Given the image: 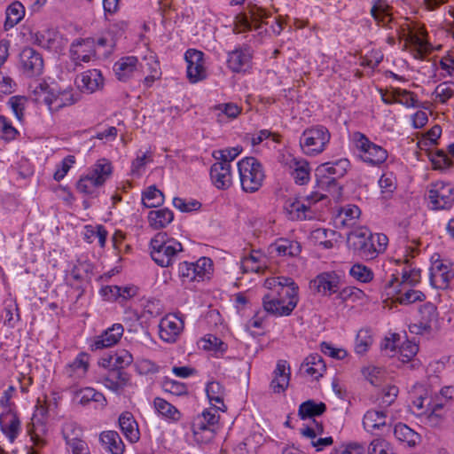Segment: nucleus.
Returning a JSON list of instances; mask_svg holds the SVG:
<instances>
[{
    "label": "nucleus",
    "instance_id": "f257e3e1",
    "mask_svg": "<svg viewBox=\"0 0 454 454\" xmlns=\"http://www.w3.org/2000/svg\"><path fill=\"white\" fill-rule=\"evenodd\" d=\"M150 249L153 262L163 268L172 266L178 254L184 251L183 245L165 231L154 235L150 241Z\"/></svg>",
    "mask_w": 454,
    "mask_h": 454
},
{
    "label": "nucleus",
    "instance_id": "f03ea898",
    "mask_svg": "<svg viewBox=\"0 0 454 454\" xmlns=\"http://www.w3.org/2000/svg\"><path fill=\"white\" fill-rule=\"evenodd\" d=\"M298 290L294 287H279L268 291L262 297L264 309L274 316H289L298 303Z\"/></svg>",
    "mask_w": 454,
    "mask_h": 454
},
{
    "label": "nucleus",
    "instance_id": "7ed1b4c3",
    "mask_svg": "<svg viewBox=\"0 0 454 454\" xmlns=\"http://www.w3.org/2000/svg\"><path fill=\"white\" fill-rule=\"evenodd\" d=\"M242 189L254 192L262 186L265 177L262 164L254 157H246L238 162Z\"/></svg>",
    "mask_w": 454,
    "mask_h": 454
},
{
    "label": "nucleus",
    "instance_id": "20e7f679",
    "mask_svg": "<svg viewBox=\"0 0 454 454\" xmlns=\"http://www.w3.org/2000/svg\"><path fill=\"white\" fill-rule=\"evenodd\" d=\"M331 137L330 132L324 126H315L303 131L300 140L306 154L314 155L322 153Z\"/></svg>",
    "mask_w": 454,
    "mask_h": 454
},
{
    "label": "nucleus",
    "instance_id": "39448f33",
    "mask_svg": "<svg viewBox=\"0 0 454 454\" xmlns=\"http://www.w3.org/2000/svg\"><path fill=\"white\" fill-rule=\"evenodd\" d=\"M354 140L357 149L361 151V159L372 166L383 163L387 158V151L374 143L371 142L364 134L356 132L354 134Z\"/></svg>",
    "mask_w": 454,
    "mask_h": 454
},
{
    "label": "nucleus",
    "instance_id": "423d86ee",
    "mask_svg": "<svg viewBox=\"0 0 454 454\" xmlns=\"http://www.w3.org/2000/svg\"><path fill=\"white\" fill-rule=\"evenodd\" d=\"M348 245L361 258L372 260L377 257L375 247L371 241V232L366 229L350 232L348 236Z\"/></svg>",
    "mask_w": 454,
    "mask_h": 454
},
{
    "label": "nucleus",
    "instance_id": "0eeeda50",
    "mask_svg": "<svg viewBox=\"0 0 454 454\" xmlns=\"http://www.w3.org/2000/svg\"><path fill=\"white\" fill-rule=\"evenodd\" d=\"M43 59L40 52L32 47H25L20 53L19 67L24 75L35 77L43 74Z\"/></svg>",
    "mask_w": 454,
    "mask_h": 454
},
{
    "label": "nucleus",
    "instance_id": "6e6552de",
    "mask_svg": "<svg viewBox=\"0 0 454 454\" xmlns=\"http://www.w3.org/2000/svg\"><path fill=\"white\" fill-rule=\"evenodd\" d=\"M203 57V52L195 49H189L185 52L184 59L187 62V78L192 83L202 81L207 77Z\"/></svg>",
    "mask_w": 454,
    "mask_h": 454
},
{
    "label": "nucleus",
    "instance_id": "1a4fd4ad",
    "mask_svg": "<svg viewBox=\"0 0 454 454\" xmlns=\"http://www.w3.org/2000/svg\"><path fill=\"white\" fill-rule=\"evenodd\" d=\"M184 323L175 314H168L161 318L159 325V334L162 340L173 343L182 333Z\"/></svg>",
    "mask_w": 454,
    "mask_h": 454
},
{
    "label": "nucleus",
    "instance_id": "9d476101",
    "mask_svg": "<svg viewBox=\"0 0 454 454\" xmlns=\"http://www.w3.org/2000/svg\"><path fill=\"white\" fill-rule=\"evenodd\" d=\"M309 288L323 295H331L338 293L340 278L334 272H323L309 282Z\"/></svg>",
    "mask_w": 454,
    "mask_h": 454
},
{
    "label": "nucleus",
    "instance_id": "9b49d317",
    "mask_svg": "<svg viewBox=\"0 0 454 454\" xmlns=\"http://www.w3.org/2000/svg\"><path fill=\"white\" fill-rule=\"evenodd\" d=\"M453 188L450 184L435 185L429 191L428 198L433 205L434 209H448L453 202L454 197L452 195Z\"/></svg>",
    "mask_w": 454,
    "mask_h": 454
},
{
    "label": "nucleus",
    "instance_id": "f8f14e48",
    "mask_svg": "<svg viewBox=\"0 0 454 454\" xmlns=\"http://www.w3.org/2000/svg\"><path fill=\"white\" fill-rule=\"evenodd\" d=\"M130 375L122 369L110 368L102 383L111 391L120 394L129 384Z\"/></svg>",
    "mask_w": 454,
    "mask_h": 454
},
{
    "label": "nucleus",
    "instance_id": "ddd939ff",
    "mask_svg": "<svg viewBox=\"0 0 454 454\" xmlns=\"http://www.w3.org/2000/svg\"><path fill=\"white\" fill-rule=\"evenodd\" d=\"M210 178L216 188L222 190L229 188L232 184L231 165L216 161L210 168Z\"/></svg>",
    "mask_w": 454,
    "mask_h": 454
},
{
    "label": "nucleus",
    "instance_id": "4468645a",
    "mask_svg": "<svg viewBox=\"0 0 454 454\" xmlns=\"http://www.w3.org/2000/svg\"><path fill=\"white\" fill-rule=\"evenodd\" d=\"M123 331V326L121 324H114L95 338L91 344V350L103 349L115 345L122 336Z\"/></svg>",
    "mask_w": 454,
    "mask_h": 454
},
{
    "label": "nucleus",
    "instance_id": "2eb2a0df",
    "mask_svg": "<svg viewBox=\"0 0 454 454\" xmlns=\"http://www.w3.org/2000/svg\"><path fill=\"white\" fill-rule=\"evenodd\" d=\"M77 101L73 90H64L57 94L51 92L44 96L43 102L48 106L51 111H58L59 109L71 106Z\"/></svg>",
    "mask_w": 454,
    "mask_h": 454
},
{
    "label": "nucleus",
    "instance_id": "dca6fc26",
    "mask_svg": "<svg viewBox=\"0 0 454 454\" xmlns=\"http://www.w3.org/2000/svg\"><path fill=\"white\" fill-rule=\"evenodd\" d=\"M0 429L13 442L20 432V420L12 410L0 415Z\"/></svg>",
    "mask_w": 454,
    "mask_h": 454
},
{
    "label": "nucleus",
    "instance_id": "f3484780",
    "mask_svg": "<svg viewBox=\"0 0 454 454\" xmlns=\"http://www.w3.org/2000/svg\"><path fill=\"white\" fill-rule=\"evenodd\" d=\"M290 367L286 360H278L276 369L273 372V379L270 382V387L274 393L284 392L290 380Z\"/></svg>",
    "mask_w": 454,
    "mask_h": 454
},
{
    "label": "nucleus",
    "instance_id": "a211bd4d",
    "mask_svg": "<svg viewBox=\"0 0 454 454\" xmlns=\"http://www.w3.org/2000/svg\"><path fill=\"white\" fill-rule=\"evenodd\" d=\"M349 167V161L347 159H340L334 162H326L319 165L316 169V177H325V176H333L339 179L345 176Z\"/></svg>",
    "mask_w": 454,
    "mask_h": 454
},
{
    "label": "nucleus",
    "instance_id": "6ab92c4d",
    "mask_svg": "<svg viewBox=\"0 0 454 454\" xmlns=\"http://www.w3.org/2000/svg\"><path fill=\"white\" fill-rule=\"evenodd\" d=\"M453 278L454 272L441 262H436L431 268L430 283L435 288H448L450 281Z\"/></svg>",
    "mask_w": 454,
    "mask_h": 454
},
{
    "label": "nucleus",
    "instance_id": "aec40b11",
    "mask_svg": "<svg viewBox=\"0 0 454 454\" xmlns=\"http://www.w3.org/2000/svg\"><path fill=\"white\" fill-rule=\"evenodd\" d=\"M90 39H77L70 46V57L76 64L89 62L91 59L93 51L90 49Z\"/></svg>",
    "mask_w": 454,
    "mask_h": 454
},
{
    "label": "nucleus",
    "instance_id": "412c9836",
    "mask_svg": "<svg viewBox=\"0 0 454 454\" xmlns=\"http://www.w3.org/2000/svg\"><path fill=\"white\" fill-rule=\"evenodd\" d=\"M138 59L135 56L121 58L114 66V71L119 81L126 82L137 70Z\"/></svg>",
    "mask_w": 454,
    "mask_h": 454
},
{
    "label": "nucleus",
    "instance_id": "4be33fe9",
    "mask_svg": "<svg viewBox=\"0 0 454 454\" xmlns=\"http://www.w3.org/2000/svg\"><path fill=\"white\" fill-rule=\"evenodd\" d=\"M77 84L82 91L92 93L102 86L103 77L100 71L97 69L88 70L81 74Z\"/></svg>",
    "mask_w": 454,
    "mask_h": 454
},
{
    "label": "nucleus",
    "instance_id": "5701e85b",
    "mask_svg": "<svg viewBox=\"0 0 454 454\" xmlns=\"http://www.w3.org/2000/svg\"><path fill=\"white\" fill-rule=\"evenodd\" d=\"M133 362L132 355L126 349H120L102 358V365L124 370Z\"/></svg>",
    "mask_w": 454,
    "mask_h": 454
},
{
    "label": "nucleus",
    "instance_id": "b1692460",
    "mask_svg": "<svg viewBox=\"0 0 454 454\" xmlns=\"http://www.w3.org/2000/svg\"><path fill=\"white\" fill-rule=\"evenodd\" d=\"M251 58L249 50H235L229 53L227 64L233 72L239 73L249 67Z\"/></svg>",
    "mask_w": 454,
    "mask_h": 454
},
{
    "label": "nucleus",
    "instance_id": "393cba45",
    "mask_svg": "<svg viewBox=\"0 0 454 454\" xmlns=\"http://www.w3.org/2000/svg\"><path fill=\"white\" fill-rule=\"evenodd\" d=\"M192 431L193 434L194 441L197 444L208 445L211 444L215 437L217 429L206 427L200 420H193L192 424Z\"/></svg>",
    "mask_w": 454,
    "mask_h": 454
},
{
    "label": "nucleus",
    "instance_id": "a878e982",
    "mask_svg": "<svg viewBox=\"0 0 454 454\" xmlns=\"http://www.w3.org/2000/svg\"><path fill=\"white\" fill-rule=\"evenodd\" d=\"M393 433L399 442H404L411 448L417 446L421 442L420 434L403 423L396 424Z\"/></svg>",
    "mask_w": 454,
    "mask_h": 454
},
{
    "label": "nucleus",
    "instance_id": "bb28decb",
    "mask_svg": "<svg viewBox=\"0 0 454 454\" xmlns=\"http://www.w3.org/2000/svg\"><path fill=\"white\" fill-rule=\"evenodd\" d=\"M119 426L125 437L131 442H136L139 439L137 424L133 415L125 411L119 417Z\"/></svg>",
    "mask_w": 454,
    "mask_h": 454
},
{
    "label": "nucleus",
    "instance_id": "cd10ccee",
    "mask_svg": "<svg viewBox=\"0 0 454 454\" xmlns=\"http://www.w3.org/2000/svg\"><path fill=\"white\" fill-rule=\"evenodd\" d=\"M270 253L278 256H296L301 253V246L296 241L279 239L269 247Z\"/></svg>",
    "mask_w": 454,
    "mask_h": 454
},
{
    "label": "nucleus",
    "instance_id": "c85d7f7f",
    "mask_svg": "<svg viewBox=\"0 0 454 454\" xmlns=\"http://www.w3.org/2000/svg\"><path fill=\"white\" fill-rule=\"evenodd\" d=\"M284 209L292 221L307 219L306 213L309 211V205H306L300 199H289L286 201Z\"/></svg>",
    "mask_w": 454,
    "mask_h": 454
},
{
    "label": "nucleus",
    "instance_id": "c756f323",
    "mask_svg": "<svg viewBox=\"0 0 454 454\" xmlns=\"http://www.w3.org/2000/svg\"><path fill=\"white\" fill-rule=\"evenodd\" d=\"M99 439L105 448L112 454H122L124 452L125 445L117 432H103Z\"/></svg>",
    "mask_w": 454,
    "mask_h": 454
},
{
    "label": "nucleus",
    "instance_id": "7c9ffc66",
    "mask_svg": "<svg viewBox=\"0 0 454 454\" xmlns=\"http://www.w3.org/2000/svg\"><path fill=\"white\" fill-rule=\"evenodd\" d=\"M174 219V214L168 208L152 210L148 214L150 226L155 230L165 228Z\"/></svg>",
    "mask_w": 454,
    "mask_h": 454
},
{
    "label": "nucleus",
    "instance_id": "2f4dec72",
    "mask_svg": "<svg viewBox=\"0 0 454 454\" xmlns=\"http://www.w3.org/2000/svg\"><path fill=\"white\" fill-rule=\"evenodd\" d=\"M302 366L305 367L306 373L315 379L321 377L326 370L325 363L318 354L309 355L303 362Z\"/></svg>",
    "mask_w": 454,
    "mask_h": 454
},
{
    "label": "nucleus",
    "instance_id": "473e14b6",
    "mask_svg": "<svg viewBox=\"0 0 454 454\" xmlns=\"http://www.w3.org/2000/svg\"><path fill=\"white\" fill-rule=\"evenodd\" d=\"M269 17L268 12L261 8V7H254L251 11V20H248L247 19H243L240 21V27L242 28L239 32H243L246 30H260L262 27V20L263 19H266Z\"/></svg>",
    "mask_w": 454,
    "mask_h": 454
},
{
    "label": "nucleus",
    "instance_id": "72a5a7b5",
    "mask_svg": "<svg viewBox=\"0 0 454 454\" xmlns=\"http://www.w3.org/2000/svg\"><path fill=\"white\" fill-rule=\"evenodd\" d=\"M371 14L373 19L382 27H390L392 17L388 12V5L384 0H374V4L371 9Z\"/></svg>",
    "mask_w": 454,
    "mask_h": 454
},
{
    "label": "nucleus",
    "instance_id": "f704fd0d",
    "mask_svg": "<svg viewBox=\"0 0 454 454\" xmlns=\"http://www.w3.org/2000/svg\"><path fill=\"white\" fill-rule=\"evenodd\" d=\"M421 321L419 325H414L413 327L420 328L423 331H429L431 324L437 320L436 306L431 302H427L419 309Z\"/></svg>",
    "mask_w": 454,
    "mask_h": 454
},
{
    "label": "nucleus",
    "instance_id": "c9c22d12",
    "mask_svg": "<svg viewBox=\"0 0 454 454\" xmlns=\"http://www.w3.org/2000/svg\"><path fill=\"white\" fill-rule=\"evenodd\" d=\"M386 413L382 411L371 410L368 411L363 419V425L364 428L372 432L375 429H380L386 426Z\"/></svg>",
    "mask_w": 454,
    "mask_h": 454
},
{
    "label": "nucleus",
    "instance_id": "e433bc0d",
    "mask_svg": "<svg viewBox=\"0 0 454 454\" xmlns=\"http://www.w3.org/2000/svg\"><path fill=\"white\" fill-rule=\"evenodd\" d=\"M326 410L324 403H317L313 400L303 402L298 411V415L301 419H311L322 415Z\"/></svg>",
    "mask_w": 454,
    "mask_h": 454
},
{
    "label": "nucleus",
    "instance_id": "4c0bfd02",
    "mask_svg": "<svg viewBox=\"0 0 454 454\" xmlns=\"http://www.w3.org/2000/svg\"><path fill=\"white\" fill-rule=\"evenodd\" d=\"M25 15V8L20 2L11 4L6 9L4 30H9L17 25Z\"/></svg>",
    "mask_w": 454,
    "mask_h": 454
},
{
    "label": "nucleus",
    "instance_id": "58836bf2",
    "mask_svg": "<svg viewBox=\"0 0 454 454\" xmlns=\"http://www.w3.org/2000/svg\"><path fill=\"white\" fill-rule=\"evenodd\" d=\"M361 214L360 208L355 205H348L342 207L337 215V222L340 226L352 227Z\"/></svg>",
    "mask_w": 454,
    "mask_h": 454
},
{
    "label": "nucleus",
    "instance_id": "ea45409f",
    "mask_svg": "<svg viewBox=\"0 0 454 454\" xmlns=\"http://www.w3.org/2000/svg\"><path fill=\"white\" fill-rule=\"evenodd\" d=\"M104 180L100 176H92V175L88 174L85 176H82L79 179L76 184L77 190L87 195H93L96 192V189L101 185H103Z\"/></svg>",
    "mask_w": 454,
    "mask_h": 454
},
{
    "label": "nucleus",
    "instance_id": "a19ab883",
    "mask_svg": "<svg viewBox=\"0 0 454 454\" xmlns=\"http://www.w3.org/2000/svg\"><path fill=\"white\" fill-rule=\"evenodd\" d=\"M411 287L412 286H407L393 290L394 294H398L397 301L399 303L411 304L425 300L426 295L421 291L412 289Z\"/></svg>",
    "mask_w": 454,
    "mask_h": 454
},
{
    "label": "nucleus",
    "instance_id": "79ce46f5",
    "mask_svg": "<svg viewBox=\"0 0 454 454\" xmlns=\"http://www.w3.org/2000/svg\"><path fill=\"white\" fill-rule=\"evenodd\" d=\"M206 393L210 402H215L214 406L217 410L224 411L226 409L223 403L224 390L222 385L217 381H211L207 385Z\"/></svg>",
    "mask_w": 454,
    "mask_h": 454
},
{
    "label": "nucleus",
    "instance_id": "37998d69",
    "mask_svg": "<svg viewBox=\"0 0 454 454\" xmlns=\"http://www.w3.org/2000/svg\"><path fill=\"white\" fill-rule=\"evenodd\" d=\"M88 366L89 362L87 355L81 353L77 356L74 362L67 366L66 373L69 377L74 376L76 378H81L86 373Z\"/></svg>",
    "mask_w": 454,
    "mask_h": 454
},
{
    "label": "nucleus",
    "instance_id": "c03bdc74",
    "mask_svg": "<svg viewBox=\"0 0 454 454\" xmlns=\"http://www.w3.org/2000/svg\"><path fill=\"white\" fill-rule=\"evenodd\" d=\"M142 202L145 207H157L163 204L164 195L155 185H152L143 192Z\"/></svg>",
    "mask_w": 454,
    "mask_h": 454
},
{
    "label": "nucleus",
    "instance_id": "a18cd8bd",
    "mask_svg": "<svg viewBox=\"0 0 454 454\" xmlns=\"http://www.w3.org/2000/svg\"><path fill=\"white\" fill-rule=\"evenodd\" d=\"M154 407L156 411L162 416L173 419V420H178L180 418V413L178 410L167 402L166 400L157 397L153 401Z\"/></svg>",
    "mask_w": 454,
    "mask_h": 454
},
{
    "label": "nucleus",
    "instance_id": "49530a36",
    "mask_svg": "<svg viewBox=\"0 0 454 454\" xmlns=\"http://www.w3.org/2000/svg\"><path fill=\"white\" fill-rule=\"evenodd\" d=\"M107 237V231L102 225L91 226L87 225L85 227L84 239L89 242L92 243L95 239H98L99 246L104 247L106 245Z\"/></svg>",
    "mask_w": 454,
    "mask_h": 454
},
{
    "label": "nucleus",
    "instance_id": "de8ad7c7",
    "mask_svg": "<svg viewBox=\"0 0 454 454\" xmlns=\"http://www.w3.org/2000/svg\"><path fill=\"white\" fill-rule=\"evenodd\" d=\"M392 96L395 98V103L402 104L407 107H419L416 95L406 90L394 89Z\"/></svg>",
    "mask_w": 454,
    "mask_h": 454
},
{
    "label": "nucleus",
    "instance_id": "09e8293b",
    "mask_svg": "<svg viewBox=\"0 0 454 454\" xmlns=\"http://www.w3.org/2000/svg\"><path fill=\"white\" fill-rule=\"evenodd\" d=\"M429 159L434 169L445 170L452 165L451 160L443 150L429 153Z\"/></svg>",
    "mask_w": 454,
    "mask_h": 454
},
{
    "label": "nucleus",
    "instance_id": "8fccbe9b",
    "mask_svg": "<svg viewBox=\"0 0 454 454\" xmlns=\"http://www.w3.org/2000/svg\"><path fill=\"white\" fill-rule=\"evenodd\" d=\"M372 344V336L368 329H361L356 338L355 350L357 354H364Z\"/></svg>",
    "mask_w": 454,
    "mask_h": 454
},
{
    "label": "nucleus",
    "instance_id": "3c124183",
    "mask_svg": "<svg viewBox=\"0 0 454 454\" xmlns=\"http://www.w3.org/2000/svg\"><path fill=\"white\" fill-rule=\"evenodd\" d=\"M349 274L355 279L363 283H368L373 278V272L372 270L361 263L354 264L349 270Z\"/></svg>",
    "mask_w": 454,
    "mask_h": 454
},
{
    "label": "nucleus",
    "instance_id": "603ef678",
    "mask_svg": "<svg viewBox=\"0 0 454 454\" xmlns=\"http://www.w3.org/2000/svg\"><path fill=\"white\" fill-rule=\"evenodd\" d=\"M295 183L298 184H304L309 179V163L303 161H294V168L292 173Z\"/></svg>",
    "mask_w": 454,
    "mask_h": 454
},
{
    "label": "nucleus",
    "instance_id": "864d4df0",
    "mask_svg": "<svg viewBox=\"0 0 454 454\" xmlns=\"http://www.w3.org/2000/svg\"><path fill=\"white\" fill-rule=\"evenodd\" d=\"M214 110L218 112V121H222L221 119L223 116H226L229 119L236 118L240 114V108L233 103H224L219 104L214 106Z\"/></svg>",
    "mask_w": 454,
    "mask_h": 454
},
{
    "label": "nucleus",
    "instance_id": "5fc2aeb1",
    "mask_svg": "<svg viewBox=\"0 0 454 454\" xmlns=\"http://www.w3.org/2000/svg\"><path fill=\"white\" fill-rule=\"evenodd\" d=\"M217 408L206 409L193 420H200L207 427L218 429L219 415L216 414Z\"/></svg>",
    "mask_w": 454,
    "mask_h": 454
},
{
    "label": "nucleus",
    "instance_id": "6e6d98bb",
    "mask_svg": "<svg viewBox=\"0 0 454 454\" xmlns=\"http://www.w3.org/2000/svg\"><path fill=\"white\" fill-rule=\"evenodd\" d=\"M241 151L242 148L239 146L218 150L213 153V157L219 162H224L231 165V162L239 156Z\"/></svg>",
    "mask_w": 454,
    "mask_h": 454
},
{
    "label": "nucleus",
    "instance_id": "4d7b16f0",
    "mask_svg": "<svg viewBox=\"0 0 454 454\" xmlns=\"http://www.w3.org/2000/svg\"><path fill=\"white\" fill-rule=\"evenodd\" d=\"M194 263H188L187 262H181L178 266V275L183 281H194L198 280V273Z\"/></svg>",
    "mask_w": 454,
    "mask_h": 454
},
{
    "label": "nucleus",
    "instance_id": "13d9d810",
    "mask_svg": "<svg viewBox=\"0 0 454 454\" xmlns=\"http://www.w3.org/2000/svg\"><path fill=\"white\" fill-rule=\"evenodd\" d=\"M368 454H395L393 452L389 443L383 439L378 438L371 442L368 446Z\"/></svg>",
    "mask_w": 454,
    "mask_h": 454
},
{
    "label": "nucleus",
    "instance_id": "bf43d9fd",
    "mask_svg": "<svg viewBox=\"0 0 454 454\" xmlns=\"http://www.w3.org/2000/svg\"><path fill=\"white\" fill-rule=\"evenodd\" d=\"M201 342L203 343V348L207 350H214L223 353L227 348V345L223 341L211 334L203 338Z\"/></svg>",
    "mask_w": 454,
    "mask_h": 454
},
{
    "label": "nucleus",
    "instance_id": "052dcab7",
    "mask_svg": "<svg viewBox=\"0 0 454 454\" xmlns=\"http://www.w3.org/2000/svg\"><path fill=\"white\" fill-rule=\"evenodd\" d=\"M454 82H442L434 90V94L435 98L442 103H445L449 98L454 95V90L452 89Z\"/></svg>",
    "mask_w": 454,
    "mask_h": 454
},
{
    "label": "nucleus",
    "instance_id": "680f3d73",
    "mask_svg": "<svg viewBox=\"0 0 454 454\" xmlns=\"http://www.w3.org/2000/svg\"><path fill=\"white\" fill-rule=\"evenodd\" d=\"M317 187L321 190L339 194L340 187L338 185L337 179L333 176L317 177Z\"/></svg>",
    "mask_w": 454,
    "mask_h": 454
},
{
    "label": "nucleus",
    "instance_id": "e2e57ef3",
    "mask_svg": "<svg viewBox=\"0 0 454 454\" xmlns=\"http://www.w3.org/2000/svg\"><path fill=\"white\" fill-rule=\"evenodd\" d=\"M44 431L45 429L43 425L36 427L34 421L27 425V434L30 435L33 443L36 447H42L44 445L45 442L42 437V434H43Z\"/></svg>",
    "mask_w": 454,
    "mask_h": 454
},
{
    "label": "nucleus",
    "instance_id": "0e129e2a",
    "mask_svg": "<svg viewBox=\"0 0 454 454\" xmlns=\"http://www.w3.org/2000/svg\"><path fill=\"white\" fill-rule=\"evenodd\" d=\"M17 133V129L7 121V119L4 116L0 115V138L10 141L15 138Z\"/></svg>",
    "mask_w": 454,
    "mask_h": 454
},
{
    "label": "nucleus",
    "instance_id": "69168bd1",
    "mask_svg": "<svg viewBox=\"0 0 454 454\" xmlns=\"http://www.w3.org/2000/svg\"><path fill=\"white\" fill-rule=\"evenodd\" d=\"M65 440L70 446L73 454H90L88 445L84 441L78 437L70 438L68 435H65Z\"/></svg>",
    "mask_w": 454,
    "mask_h": 454
},
{
    "label": "nucleus",
    "instance_id": "338daca9",
    "mask_svg": "<svg viewBox=\"0 0 454 454\" xmlns=\"http://www.w3.org/2000/svg\"><path fill=\"white\" fill-rule=\"evenodd\" d=\"M173 205L175 207H176L182 212L195 211L200 209L201 207V203L198 200H192L187 202L184 200L178 197L173 199Z\"/></svg>",
    "mask_w": 454,
    "mask_h": 454
},
{
    "label": "nucleus",
    "instance_id": "774afa93",
    "mask_svg": "<svg viewBox=\"0 0 454 454\" xmlns=\"http://www.w3.org/2000/svg\"><path fill=\"white\" fill-rule=\"evenodd\" d=\"M75 163V157L74 155L67 156L60 164V167L55 171L53 178L56 181H60L67 174L73 164Z\"/></svg>",
    "mask_w": 454,
    "mask_h": 454
}]
</instances>
